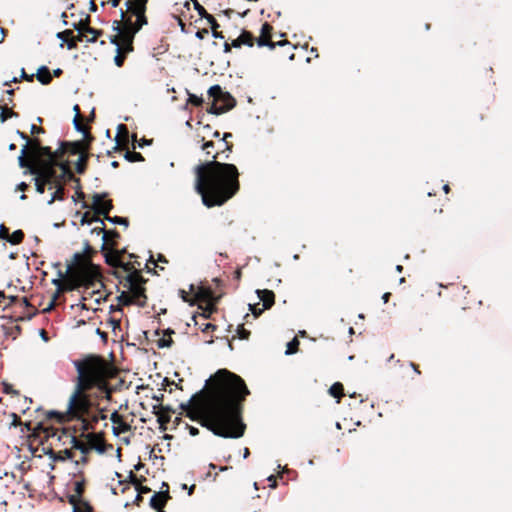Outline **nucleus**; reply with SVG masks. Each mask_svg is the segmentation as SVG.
<instances>
[{
  "label": "nucleus",
  "mask_w": 512,
  "mask_h": 512,
  "mask_svg": "<svg viewBox=\"0 0 512 512\" xmlns=\"http://www.w3.org/2000/svg\"><path fill=\"white\" fill-rule=\"evenodd\" d=\"M250 394L244 380L227 369L218 370L207 382V388L180 405L186 416L223 438H240L246 424L242 414Z\"/></svg>",
  "instance_id": "obj_1"
},
{
  "label": "nucleus",
  "mask_w": 512,
  "mask_h": 512,
  "mask_svg": "<svg viewBox=\"0 0 512 512\" xmlns=\"http://www.w3.org/2000/svg\"><path fill=\"white\" fill-rule=\"evenodd\" d=\"M232 137V133H224L219 139V144L224 145V148L216 150L213 159L194 168L195 189L208 208L224 205L240 190L238 168L234 164L219 161L228 160L233 152L234 144L229 141Z\"/></svg>",
  "instance_id": "obj_2"
},
{
  "label": "nucleus",
  "mask_w": 512,
  "mask_h": 512,
  "mask_svg": "<svg viewBox=\"0 0 512 512\" xmlns=\"http://www.w3.org/2000/svg\"><path fill=\"white\" fill-rule=\"evenodd\" d=\"M149 0H126L125 9L120 10V19L113 22L115 35L110 37L112 44L116 46V55L114 63L117 67H122L129 53L134 50L135 35L146 25L148 17L146 15ZM121 0H111L114 8L118 7Z\"/></svg>",
  "instance_id": "obj_3"
},
{
  "label": "nucleus",
  "mask_w": 512,
  "mask_h": 512,
  "mask_svg": "<svg viewBox=\"0 0 512 512\" xmlns=\"http://www.w3.org/2000/svg\"><path fill=\"white\" fill-rule=\"evenodd\" d=\"M73 363L77 371L75 385L90 391L96 389L102 398L111 400L113 388L110 380L117 376L113 364L99 355H88Z\"/></svg>",
  "instance_id": "obj_4"
},
{
  "label": "nucleus",
  "mask_w": 512,
  "mask_h": 512,
  "mask_svg": "<svg viewBox=\"0 0 512 512\" xmlns=\"http://www.w3.org/2000/svg\"><path fill=\"white\" fill-rule=\"evenodd\" d=\"M68 289L76 290L81 287L94 289L98 284L103 287L102 273L99 265L94 264L87 255L75 253L72 262L67 266Z\"/></svg>",
  "instance_id": "obj_5"
},
{
  "label": "nucleus",
  "mask_w": 512,
  "mask_h": 512,
  "mask_svg": "<svg viewBox=\"0 0 512 512\" xmlns=\"http://www.w3.org/2000/svg\"><path fill=\"white\" fill-rule=\"evenodd\" d=\"M89 392L90 390L75 385L68 399L67 410L63 413L51 411L48 417L56 418L59 422L82 421L89 416L94 405Z\"/></svg>",
  "instance_id": "obj_6"
},
{
  "label": "nucleus",
  "mask_w": 512,
  "mask_h": 512,
  "mask_svg": "<svg viewBox=\"0 0 512 512\" xmlns=\"http://www.w3.org/2000/svg\"><path fill=\"white\" fill-rule=\"evenodd\" d=\"M64 436H73V433L67 429H58L43 424H38L32 432V437L38 439L39 443L44 446L45 454L53 459L54 456L59 455L60 449L69 447L70 442L64 440Z\"/></svg>",
  "instance_id": "obj_7"
},
{
  "label": "nucleus",
  "mask_w": 512,
  "mask_h": 512,
  "mask_svg": "<svg viewBox=\"0 0 512 512\" xmlns=\"http://www.w3.org/2000/svg\"><path fill=\"white\" fill-rule=\"evenodd\" d=\"M120 284L128 288L133 296L134 304L145 307L147 302L146 289L144 287L147 280L142 276L140 269L132 270L122 276L116 277Z\"/></svg>",
  "instance_id": "obj_8"
},
{
  "label": "nucleus",
  "mask_w": 512,
  "mask_h": 512,
  "mask_svg": "<svg viewBox=\"0 0 512 512\" xmlns=\"http://www.w3.org/2000/svg\"><path fill=\"white\" fill-rule=\"evenodd\" d=\"M126 253L127 250L125 248L118 249V246H114L102 253L105 258L106 264L114 268L112 274L115 277L122 276L126 273L131 272L132 270H137L133 263H125L123 261L122 258Z\"/></svg>",
  "instance_id": "obj_9"
},
{
  "label": "nucleus",
  "mask_w": 512,
  "mask_h": 512,
  "mask_svg": "<svg viewBox=\"0 0 512 512\" xmlns=\"http://www.w3.org/2000/svg\"><path fill=\"white\" fill-rule=\"evenodd\" d=\"M64 440L70 442L69 447H65L63 449H60L59 455L54 456V460H60L64 461L67 459H74L75 458V451H79L80 454H90V450L88 447L87 440L80 439L76 437L74 434L73 436H64Z\"/></svg>",
  "instance_id": "obj_10"
},
{
  "label": "nucleus",
  "mask_w": 512,
  "mask_h": 512,
  "mask_svg": "<svg viewBox=\"0 0 512 512\" xmlns=\"http://www.w3.org/2000/svg\"><path fill=\"white\" fill-rule=\"evenodd\" d=\"M26 153L27 146H23L21 149V155L18 157L19 166L21 168H28L30 173L36 176L35 179H39V182L43 183L45 186L47 184L53 185L52 180L46 177V174L41 171L39 165H36L32 160L26 158Z\"/></svg>",
  "instance_id": "obj_11"
},
{
  "label": "nucleus",
  "mask_w": 512,
  "mask_h": 512,
  "mask_svg": "<svg viewBox=\"0 0 512 512\" xmlns=\"http://www.w3.org/2000/svg\"><path fill=\"white\" fill-rule=\"evenodd\" d=\"M108 193H95L92 196V206L91 209L98 217L103 216V219H106V216H109V213L114 208L113 202L111 199H107Z\"/></svg>",
  "instance_id": "obj_12"
},
{
  "label": "nucleus",
  "mask_w": 512,
  "mask_h": 512,
  "mask_svg": "<svg viewBox=\"0 0 512 512\" xmlns=\"http://www.w3.org/2000/svg\"><path fill=\"white\" fill-rule=\"evenodd\" d=\"M208 94L226 111L231 110L236 105L235 98L229 92H224L219 85L211 86Z\"/></svg>",
  "instance_id": "obj_13"
},
{
  "label": "nucleus",
  "mask_w": 512,
  "mask_h": 512,
  "mask_svg": "<svg viewBox=\"0 0 512 512\" xmlns=\"http://www.w3.org/2000/svg\"><path fill=\"white\" fill-rule=\"evenodd\" d=\"M272 32H273V26L265 22L262 24L260 36L256 39L257 45L259 47L267 46L270 49H274L277 45L278 46H290V42L287 40H282L278 42L272 41Z\"/></svg>",
  "instance_id": "obj_14"
},
{
  "label": "nucleus",
  "mask_w": 512,
  "mask_h": 512,
  "mask_svg": "<svg viewBox=\"0 0 512 512\" xmlns=\"http://www.w3.org/2000/svg\"><path fill=\"white\" fill-rule=\"evenodd\" d=\"M82 438H85L88 443L90 452L96 450L98 453H104L106 451L105 439L103 433H84L81 434Z\"/></svg>",
  "instance_id": "obj_15"
},
{
  "label": "nucleus",
  "mask_w": 512,
  "mask_h": 512,
  "mask_svg": "<svg viewBox=\"0 0 512 512\" xmlns=\"http://www.w3.org/2000/svg\"><path fill=\"white\" fill-rule=\"evenodd\" d=\"M106 414L104 413V409H99L97 412H92V409L90 410L89 416H86L84 419H82V431H89L94 430L95 426L100 420L106 419Z\"/></svg>",
  "instance_id": "obj_16"
},
{
  "label": "nucleus",
  "mask_w": 512,
  "mask_h": 512,
  "mask_svg": "<svg viewBox=\"0 0 512 512\" xmlns=\"http://www.w3.org/2000/svg\"><path fill=\"white\" fill-rule=\"evenodd\" d=\"M167 489L165 491L156 492L150 499V506L155 510H164L168 500L171 498L169 494V486L167 483H163Z\"/></svg>",
  "instance_id": "obj_17"
},
{
  "label": "nucleus",
  "mask_w": 512,
  "mask_h": 512,
  "mask_svg": "<svg viewBox=\"0 0 512 512\" xmlns=\"http://www.w3.org/2000/svg\"><path fill=\"white\" fill-rule=\"evenodd\" d=\"M219 298L220 296H216L209 286H200L195 293L196 300L206 302L208 305H214Z\"/></svg>",
  "instance_id": "obj_18"
},
{
  "label": "nucleus",
  "mask_w": 512,
  "mask_h": 512,
  "mask_svg": "<svg viewBox=\"0 0 512 512\" xmlns=\"http://www.w3.org/2000/svg\"><path fill=\"white\" fill-rule=\"evenodd\" d=\"M113 425V433L116 436L130 431L131 426L124 420V417L117 411H114L110 416Z\"/></svg>",
  "instance_id": "obj_19"
},
{
  "label": "nucleus",
  "mask_w": 512,
  "mask_h": 512,
  "mask_svg": "<svg viewBox=\"0 0 512 512\" xmlns=\"http://www.w3.org/2000/svg\"><path fill=\"white\" fill-rule=\"evenodd\" d=\"M120 238L121 235L116 229H110L105 232V236H102L103 243L101 245V252L103 253L114 246H118Z\"/></svg>",
  "instance_id": "obj_20"
},
{
  "label": "nucleus",
  "mask_w": 512,
  "mask_h": 512,
  "mask_svg": "<svg viewBox=\"0 0 512 512\" xmlns=\"http://www.w3.org/2000/svg\"><path fill=\"white\" fill-rule=\"evenodd\" d=\"M80 21L82 22L85 34L88 35V37H86L87 42L93 43L98 37L102 36V30L90 27V15L87 14L85 18H81Z\"/></svg>",
  "instance_id": "obj_21"
},
{
  "label": "nucleus",
  "mask_w": 512,
  "mask_h": 512,
  "mask_svg": "<svg viewBox=\"0 0 512 512\" xmlns=\"http://www.w3.org/2000/svg\"><path fill=\"white\" fill-rule=\"evenodd\" d=\"M36 165H39V168L41 171L46 174V177L52 180L53 184L60 181L58 179V173L56 171V167H58L57 164L52 163L51 161H38V163H35Z\"/></svg>",
  "instance_id": "obj_22"
},
{
  "label": "nucleus",
  "mask_w": 512,
  "mask_h": 512,
  "mask_svg": "<svg viewBox=\"0 0 512 512\" xmlns=\"http://www.w3.org/2000/svg\"><path fill=\"white\" fill-rule=\"evenodd\" d=\"M117 144L116 148L127 149L129 144V130L125 124H119L117 128V135L115 137Z\"/></svg>",
  "instance_id": "obj_23"
},
{
  "label": "nucleus",
  "mask_w": 512,
  "mask_h": 512,
  "mask_svg": "<svg viewBox=\"0 0 512 512\" xmlns=\"http://www.w3.org/2000/svg\"><path fill=\"white\" fill-rule=\"evenodd\" d=\"M58 167L61 170V173L58 174V179H60L61 183L65 184L66 182L74 181L77 178L73 174L68 161H63L58 164Z\"/></svg>",
  "instance_id": "obj_24"
},
{
  "label": "nucleus",
  "mask_w": 512,
  "mask_h": 512,
  "mask_svg": "<svg viewBox=\"0 0 512 512\" xmlns=\"http://www.w3.org/2000/svg\"><path fill=\"white\" fill-rule=\"evenodd\" d=\"M259 299L263 303V309H270L275 303V294L271 290H257Z\"/></svg>",
  "instance_id": "obj_25"
},
{
  "label": "nucleus",
  "mask_w": 512,
  "mask_h": 512,
  "mask_svg": "<svg viewBox=\"0 0 512 512\" xmlns=\"http://www.w3.org/2000/svg\"><path fill=\"white\" fill-rule=\"evenodd\" d=\"M67 152L71 155H82L88 153L86 143L79 141L65 142Z\"/></svg>",
  "instance_id": "obj_26"
},
{
  "label": "nucleus",
  "mask_w": 512,
  "mask_h": 512,
  "mask_svg": "<svg viewBox=\"0 0 512 512\" xmlns=\"http://www.w3.org/2000/svg\"><path fill=\"white\" fill-rule=\"evenodd\" d=\"M24 146H27L26 158L28 159L36 158L37 152L42 147L41 140L39 138H29L28 142Z\"/></svg>",
  "instance_id": "obj_27"
},
{
  "label": "nucleus",
  "mask_w": 512,
  "mask_h": 512,
  "mask_svg": "<svg viewBox=\"0 0 512 512\" xmlns=\"http://www.w3.org/2000/svg\"><path fill=\"white\" fill-rule=\"evenodd\" d=\"M117 300L119 302L118 306L111 305L110 310L111 311H121V306H129L134 304L133 296H131L130 291H123L118 297Z\"/></svg>",
  "instance_id": "obj_28"
},
{
  "label": "nucleus",
  "mask_w": 512,
  "mask_h": 512,
  "mask_svg": "<svg viewBox=\"0 0 512 512\" xmlns=\"http://www.w3.org/2000/svg\"><path fill=\"white\" fill-rule=\"evenodd\" d=\"M69 503L73 506L74 512H93V507L90 503L82 498H79L78 500L69 499Z\"/></svg>",
  "instance_id": "obj_29"
},
{
  "label": "nucleus",
  "mask_w": 512,
  "mask_h": 512,
  "mask_svg": "<svg viewBox=\"0 0 512 512\" xmlns=\"http://www.w3.org/2000/svg\"><path fill=\"white\" fill-rule=\"evenodd\" d=\"M36 78L43 85H48L52 82V74L46 66H41L37 70Z\"/></svg>",
  "instance_id": "obj_30"
},
{
  "label": "nucleus",
  "mask_w": 512,
  "mask_h": 512,
  "mask_svg": "<svg viewBox=\"0 0 512 512\" xmlns=\"http://www.w3.org/2000/svg\"><path fill=\"white\" fill-rule=\"evenodd\" d=\"M33 163H38V161H51L52 160V149L49 146H42L40 150L37 152L36 158L31 159Z\"/></svg>",
  "instance_id": "obj_31"
},
{
  "label": "nucleus",
  "mask_w": 512,
  "mask_h": 512,
  "mask_svg": "<svg viewBox=\"0 0 512 512\" xmlns=\"http://www.w3.org/2000/svg\"><path fill=\"white\" fill-rule=\"evenodd\" d=\"M74 494L68 496L69 499H76L82 498L84 492H85V479L82 477L81 480H77L74 483Z\"/></svg>",
  "instance_id": "obj_32"
},
{
  "label": "nucleus",
  "mask_w": 512,
  "mask_h": 512,
  "mask_svg": "<svg viewBox=\"0 0 512 512\" xmlns=\"http://www.w3.org/2000/svg\"><path fill=\"white\" fill-rule=\"evenodd\" d=\"M198 143H202L200 148L202 151L206 153V155H211L213 157V154H215L216 152L214 151V149L217 146V144L213 140L206 141L205 136H202Z\"/></svg>",
  "instance_id": "obj_33"
},
{
  "label": "nucleus",
  "mask_w": 512,
  "mask_h": 512,
  "mask_svg": "<svg viewBox=\"0 0 512 512\" xmlns=\"http://www.w3.org/2000/svg\"><path fill=\"white\" fill-rule=\"evenodd\" d=\"M53 186L56 190L53 193L51 199L49 200V204H52L56 200L62 201L65 196L64 184L61 183V181H58L57 183L53 184Z\"/></svg>",
  "instance_id": "obj_34"
},
{
  "label": "nucleus",
  "mask_w": 512,
  "mask_h": 512,
  "mask_svg": "<svg viewBox=\"0 0 512 512\" xmlns=\"http://www.w3.org/2000/svg\"><path fill=\"white\" fill-rule=\"evenodd\" d=\"M94 222H99L101 225H103V219L98 217L95 214V212L91 213L90 211H86L85 213H83L81 220H80L81 225H85V224L90 225Z\"/></svg>",
  "instance_id": "obj_35"
},
{
  "label": "nucleus",
  "mask_w": 512,
  "mask_h": 512,
  "mask_svg": "<svg viewBox=\"0 0 512 512\" xmlns=\"http://www.w3.org/2000/svg\"><path fill=\"white\" fill-rule=\"evenodd\" d=\"M90 158V153H85V154H82L79 156V159L78 161L76 162V172L78 174H84L86 169H87V165H88V160Z\"/></svg>",
  "instance_id": "obj_36"
},
{
  "label": "nucleus",
  "mask_w": 512,
  "mask_h": 512,
  "mask_svg": "<svg viewBox=\"0 0 512 512\" xmlns=\"http://www.w3.org/2000/svg\"><path fill=\"white\" fill-rule=\"evenodd\" d=\"M67 153L65 141L60 142V147L56 151H52V160L54 164H60L63 161L61 159L64 157V155Z\"/></svg>",
  "instance_id": "obj_37"
},
{
  "label": "nucleus",
  "mask_w": 512,
  "mask_h": 512,
  "mask_svg": "<svg viewBox=\"0 0 512 512\" xmlns=\"http://www.w3.org/2000/svg\"><path fill=\"white\" fill-rule=\"evenodd\" d=\"M0 110H1V113H0V121L1 122H5L9 118L19 116V114L17 112H15L13 109L8 108L7 104L0 105Z\"/></svg>",
  "instance_id": "obj_38"
},
{
  "label": "nucleus",
  "mask_w": 512,
  "mask_h": 512,
  "mask_svg": "<svg viewBox=\"0 0 512 512\" xmlns=\"http://www.w3.org/2000/svg\"><path fill=\"white\" fill-rule=\"evenodd\" d=\"M329 393L332 397L337 398L338 402L340 401L341 397L344 396V387L342 383L335 382L329 389Z\"/></svg>",
  "instance_id": "obj_39"
},
{
  "label": "nucleus",
  "mask_w": 512,
  "mask_h": 512,
  "mask_svg": "<svg viewBox=\"0 0 512 512\" xmlns=\"http://www.w3.org/2000/svg\"><path fill=\"white\" fill-rule=\"evenodd\" d=\"M239 38L243 45H247L249 47H252L256 41L255 37L250 31L243 30L241 34L239 35Z\"/></svg>",
  "instance_id": "obj_40"
},
{
  "label": "nucleus",
  "mask_w": 512,
  "mask_h": 512,
  "mask_svg": "<svg viewBox=\"0 0 512 512\" xmlns=\"http://www.w3.org/2000/svg\"><path fill=\"white\" fill-rule=\"evenodd\" d=\"M25 234L22 230H16L9 235L7 241L12 245H18L24 240Z\"/></svg>",
  "instance_id": "obj_41"
},
{
  "label": "nucleus",
  "mask_w": 512,
  "mask_h": 512,
  "mask_svg": "<svg viewBox=\"0 0 512 512\" xmlns=\"http://www.w3.org/2000/svg\"><path fill=\"white\" fill-rule=\"evenodd\" d=\"M72 26L75 30L78 31V34L74 35V40L77 43L83 41L84 38L86 39V37H88V35L85 34V32H84V28H83L82 22L80 20L78 22H73Z\"/></svg>",
  "instance_id": "obj_42"
},
{
  "label": "nucleus",
  "mask_w": 512,
  "mask_h": 512,
  "mask_svg": "<svg viewBox=\"0 0 512 512\" xmlns=\"http://www.w3.org/2000/svg\"><path fill=\"white\" fill-rule=\"evenodd\" d=\"M53 284L57 287L58 291L60 292H63V291H71L70 289H68V272L66 271V276L62 279H54L53 281Z\"/></svg>",
  "instance_id": "obj_43"
},
{
  "label": "nucleus",
  "mask_w": 512,
  "mask_h": 512,
  "mask_svg": "<svg viewBox=\"0 0 512 512\" xmlns=\"http://www.w3.org/2000/svg\"><path fill=\"white\" fill-rule=\"evenodd\" d=\"M174 331L171 330V329H167L165 331V335H168L169 337L168 338H161L158 340V347L159 348H164V347H171L172 344H173V340L171 338V334H173Z\"/></svg>",
  "instance_id": "obj_44"
},
{
  "label": "nucleus",
  "mask_w": 512,
  "mask_h": 512,
  "mask_svg": "<svg viewBox=\"0 0 512 512\" xmlns=\"http://www.w3.org/2000/svg\"><path fill=\"white\" fill-rule=\"evenodd\" d=\"M125 159L129 162H142L144 161V157L141 153L136 151H126L124 155Z\"/></svg>",
  "instance_id": "obj_45"
},
{
  "label": "nucleus",
  "mask_w": 512,
  "mask_h": 512,
  "mask_svg": "<svg viewBox=\"0 0 512 512\" xmlns=\"http://www.w3.org/2000/svg\"><path fill=\"white\" fill-rule=\"evenodd\" d=\"M145 480H146L145 477L138 478L137 475L133 471H130L127 480H124V481L120 480L119 482H120V484H123L126 482L130 483L136 488L137 486H139L140 481H145Z\"/></svg>",
  "instance_id": "obj_46"
},
{
  "label": "nucleus",
  "mask_w": 512,
  "mask_h": 512,
  "mask_svg": "<svg viewBox=\"0 0 512 512\" xmlns=\"http://www.w3.org/2000/svg\"><path fill=\"white\" fill-rule=\"evenodd\" d=\"M107 221L113 223V224H119V225H124L125 227H128L129 226V220L125 217H120V216H114V217H111L110 215L109 216H106V219Z\"/></svg>",
  "instance_id": "obj_47"
},
{
  "label": "nucleus",
  "mask_w": 512,
  "mask_h": 512,
  "mask_svg": "<svg viewBox=\"0 0 512 512\" xmlns=\"http://www.w3.org/2000/svg\"><path fill=\"white\" fill-rule=\"evenodd\" d=\"M207 112L210 113V114H214V115H220V114H223L225 112H227L225 109H223L218 102H215V100L213 99V102L212 104L210 105V107L207 109Z\"/></svg>",
  "instance_id": "obj_48"
},
{
  "label": "nucleus",
  "mask_w": 512,
  "mask_h": 512,
  "mask_svg": "<svg viewBox=\"0 0 512 512\" xmlns=\"http://www.w3.org/2000/svg\"><path fill=\"white\" fill-rule=\"evenodd\" d=\"M299 345H300V342L299 340L294 337L288 344H287V350H286V354L290 355V354H294L298 351V348H299Z\"/></svg>",
  "instance_id": "obj_49"
},
{
  "label": "nucleus",
  "mask_w": 512,
  "mask_h": 512,
  "mask_svg": "<svg viewBox=\"0 0 512 512\" xmlns=\"http://www.w3.org/2000/svg\"><path fill=\"white\" fill-rule=\"evenodd\" d=\"M83 134H84V139L83 140H80L81 142H85L86 143V149L89 151L90 150V147H91V143L93 142L94 140V137L93 135L90 133L89 131V128H85L84 131H81Z\"/></svg>",
  "instance_id": "obj_50"
},
{
  "label": "nucleus",
  "mask_w": 512,
  "mask_h": 512,
  "mask_svg": "<svg viewBox=\"0 0 512 512\" xmlns=\"http://www.w3.org/2000/svg\"><path fill=\"white\" fill-rule=\"evenodd\" d=\"M156 415H158V422L160 424V428L162 430H166V424L170 421V415L168 413L166 414H159L158 412L154 411Z\"/></svg>",
  "instance_id": "obj_51"
},
{
  "label": "nucleus",
  "mask_w": 512,
  "mask_h": 512,
  "mask_svg": "<svg viewBox=\"0 0 512 512\" xmlns=\"http://www.w3.org/2000/svg\"><path fill=\"white\" fill-rule=\"evenodd\" d=\"M250 331L245 329L244 325L241 324L237 328V336L241 340H248L250 337Z\"/></svg>",
  "instance_id": "obj_52"
},
{
  "label": "nucleus",
  "mask_w": 512,
  "mask_h": 512,
  "mask_svg": "<svg viewBox=\"0 0 512 512\" xmlns=\"http://www.w3.org/2000/svg\"><path fill=\"white\" fill-rule=\"evenodd\" d=\"M73 123H74V127L77 131L81 132V131H84L85 128H87L84 124H83V116L82 115H75L74 117V120H73Z\"/></svg>",
  "instance_id": "obj_53"
},
{
  "label": "nucleus",
  "mask_w": 512,
  "mask_h": 512,
  "mask_svg": "<svg viewBox=\"0 0 512 512\" xmlns=\"http://www.w3.org/2000/svg\"><path fill=\"white\" fill-rule=\"evenodd\" d=\"M73 182H75V195L79 200H83L85 198V193L82 191L81 181L79 178H76Z\"/></svg>",
  "instance_id": "obj_54"
},
{
  "label": "nucleus",
  "mask_w": 512,
  "mask_h": 512,
  "mask_svg": "<svg viewBox=\"0 0 512 512\" xmlns=\"http://www.w3.org/2000/svg\"><path fill=\"white\" fill-rule=\"evenodd\" d=\"M204 100L202 97H199L195 94H189V98H188V103L196 106V107H200L202 106Z\"/></svg>",
  "instance_id": "obj_55"
},
{
  "label": "nucleus",
  "mask_w": 512,
  "mask_h": 512,
  "mask_svg": "<svg viewBox=\"0 0 512 512\" xmlns=\"http://www.w3.org/2000/svg\"><path fill=\"white\" fill-rule=\"evenodd\" d=\"M96 253H97L96 250L88 242H86L85 243V247H84V251L82 252V254L87 255V257H89V259L92 260L93 256Z\"/></svg>",
  "instance_id": "obj_56"
},
{
  "label": "nucleus",
  "mask_w": 512,
  "mask_h": 512,
  "mask_svg": "<svg viewBox=\"0 0 512 512\" xmlns=\"http://www.w3.org/2000/svg\"><path fill=\"white\" fill-rule=\"evenodd\" d=\"M73 35H74V34H73V31H72V30H70V29H67V30H64V31H62V32H59V33L57 34V37H58L59 39H62L63 41H65V42H66V41H67V40H69V38H71Z\"/></svg>",
  "instance_id": "obj_57"
},
{
  "label": "nucleus",
  "mask_w": 512,
  "mask_h": 512,
  "mask_svg": "<svg viewBox=\"0 0 512 512\" xmlns=\"http://www.w3.org/2000/svg\"><path fill=\"white\" fill-rule=\"evenodd\" d=\"M203 18L206 19L209 22V24L211 25V30L212 31H213V29H218L219 28V24L217 23V21L214 18V16H212L211 14L207 13Z\"/></svg>",
  "instance_id": "obj_58"
},
{
  "label": "nucleus",
  "mask_w": 512,
  "mask_h": 512,
  "mask_svg": "<svg viewBox=\"0 0 512 512\" xmlns=\"http://www.w3.org/2000/svg\"><path fill=\"white\" fill-rule=\"evenodd\" d=\"M18 296H6L7 303H4L3 308H8L19 302Z\"/></svg>",
  "instance_id": "obj_59"
},
{
  "label": "nucleus",
  "mask_w": 512,
  "mask_h": 512,
  "mask_svg": "<svg viewBox=\"0 0 512 512\" xmlns=\"http://www.w3.org/2000/svg\"><path fill=\"white\" fill-rule=\"evenodd\" d=\"M149 263H152L154 266H157V263L156 262H160V263H168V260L166 259V257L163 255V254H158L157 255V260L155 261L153 256H150L149 260H148Z\"/></svg>",
  "instance_id": "obj_60"
},
{
  "label": "nucleus",
  "mask_w": 512,
  "mask_h": 512,
  "mask_svg": "<svg viewBox=\"0 0 512 512\" xmlns=\"http://www.w3.org/2000/svg\"><path fill=\"white\" fill-rule=\"evenodd\" d=\"M217 329V326L212 323H205L203 327H201V330L203 333H209L213 332Z\"/></svg>",
  "instance_id": "obj_61"
},
{
  "label": "nucleus",
  "mask_w": 512,
  "mask_h": 512,
  "mask_svg": "<svg viewBox=\"0 0 512 512\" xmlns=\"http://www.w3.org/2000/svg\"><path fill=\"white\" fill-rule=\"evenodd\" d=\"M10 416L12 418L11 426L17 427L23 424L21 418L16 413H11Z\"/></svg>",
  "instance_id": "obj_62"
},
{
  "label": "nucleus",
  "mask_w": 512,
  "mask_h": 512,
  "mask_svg": "<svg viewBox=\"0 0 512 512\" xmlns=\"http://www.w3.org/2000/svg\"><path fill=\"white\" fill-rule=\"evenodd\" d=\"M9 229L4 225H0V238L7 240L9 237Z\"/></svg>",
  "instance_id": "obj_63"
},
{
  "label": "nucleus",
  "mask_w": 512,
  "mask_h": 512,
  "mask_svg": "<svg viewBox=\"0 0 512 512\" xmlns=\"http://www.w3.org/2000/svg\"><path fill=\"white\" fill-rule=\"evenodd\" d=\"M179 295L184 302H188L190 304L194 303V301L189 297V294L185 290H179Z\"/></svg>",
  "instance_id": "obj_64"
}]
</instances>
